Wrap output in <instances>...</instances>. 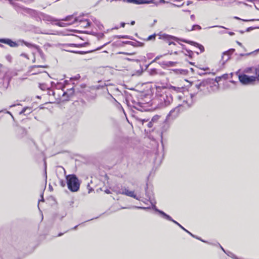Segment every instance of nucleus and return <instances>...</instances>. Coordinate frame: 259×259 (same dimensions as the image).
Listing matches in <instances>:
<instances>
[{
	"label": "nucleus",
	"instance_id": "obj_27",
	"mask_svg": "<svg viewBox=\"0 0 259 259\" xmlns=\"http://www.w3.org/2000/svg\"><path fill=\"white\" fill-rule=\"evenodd\" d=\"M155 34L151 35H150L148 37L147 40H151L155 39Z\"/></svg>",
	"mask_w": 259,
	"mask_h": 259
},
{
	"label": "nucleus",
	"instance_id": "obj_62",
	"mask_svg": "<svg viewBox=\"0 0 259 259\" xmlns=\"http://www.w3.org/2000/svg\"><path fill=\"white\" fill-rule=\"evenodd\" d=\"M2 65L0 64V68L2 67Z\"/></svg>",
	"mask_w": 259,
	"mask_h": 259
},
{
	"label": "nucleus",
	"instance_id": "obj_42",
	"mask_svg": "<svg viewBox=\"0 0 259 259\" xmlns=\"http://www.w3.org/2000/svg\"><path fill=\"white\" fill-rule=\"evenodd\" d=\"M159 58H160V57H159V56L156 57L155 58V59L153 61V62H154V61H155L156 60H157L159 59Z\"/></svg>",
	"mask_w": 259,
	"mask_h": 259
},
{
	"label": "nucleus",
	"instance_id": "obj_49",
	"mask_svg": "<svg viewBox=\"0 0 259 259\" xmlns=\"http://www.w3.org/2000/svg\"><path fill=\"white\" fill-rule=\"evenodd\" d=\"M168 126L167 125V127L165 128L162 130V131H166L168 128Z\"/></svg>",
	"mask_w": 259,
	"mask_h": 259
},
{
	"label": "nucleus",
	"instance_id": "obj_13",
	"mask_svg": "<svg viewBox=\"0 0 259 259\" xmlns=\"http://www.w3.org/2000/svg\"><path fill=\"white\" fill-rule=\"evenodd\" d=\"M0 42L8 45L11 47H17L18 46V44L13 41L10 39H0Z\"/></svg>",
	"mask_w": 259,
	"mask_h": 259
},
{
	"label": "nucleus",
	"instance_id": "obj_58",
	"mask_svg": "<svg viewBox=\"0 0 259 259\" xmlns=\"http://www.w3.org/2000/svg\"><path fill=\"white\" fill-rule=\"evenodd\" d=\"M8 113L9 114H10L12 115L10 112H8ZM11 116H12V115H11Z\"/></svg>",
	"mask_w": 259,
	"mask_h": 259
},
{
	"label": "nucleus",
	"instance_id": "obj_39",
	"mask_svg": "<svg viewBox=\"0 0 259 259\" xmlns=\"http://www.w3.org/2000/svg\"><path fill=\"white\" fill-rule=\"evenodd\" d=\"M236 42H237V44L239 46H240V47H242V44H241V42H239V41H237Z\"/></svg>",
	"mask_w": 259,
	"mask_h": 259
},
{
	"label": "nucleus",
	"instance_id": "obj_54",
	"mask_svg": "<svg viewBox=\"0 0 259 259\" xmlns=\"http://www.w3.org/2000/svg\"><path fill=\"white\" fill-rule=\"evenodd\" d=\"M148 197L149 199L150 200H151V196H148Z\"/></svg>",
	"mask_w": 259,
	"mask_h": 259
},
{
	"label": "nucleus",
	"instance_id": "obj_56",
	"mask_svg": "<svg viewBox=\"0 0 259 259\" xmlns=\"http://www.w3.org/2000/svg\"><path fill=\"white\" fill-rule=\"evenodd\" d=\"M106 192L107 193H110V192H109V190L106 191Z\"/></svg>",
	"mask_w": 259,
	"mask_h": 259
},
{
	"label": "nucleus",
	"instance_id": "obj_14",
	"mask_svg": "<svg viewBox=\"0 0 259 259\" xmlns=\"http://www.w3.org/2000/svg\"><path fill=\"white\" fill-rule=\"evenodd\" d=\"M233 52V50H229L228 51L224 52L222 56V61L223 63L227 61L230 59V56Z\"/></svg>",
	"mask_w": 259,
	"mask_h": 259
},
{
	"label": "nucleus",
	"instance_id": "obj_37",
	"mask_svg": "<svg viewBox=\"0 0 259 259\" xmlns=\"http://www.w3.org/2000/svg\"><path fill=\"white\" fill-rule=\"evenodd\" d=\"M109 43V42H107V43L105 44L103 46H102V47H100V48H98L97 50H100V49H101L102 48H103L104 46H105L106 45H107V44H108Z\"/></svg>",
	"mask_w": 259,
	"mask_h": 259
},
{
	"label": "nucleus",
	"instance_id": "obj_59",
	"mask_svg": "<svg viewBox=\"0 0 259 259\" xmlns=\"http://www.w3.org/2000/svg\"><path fill=\"white\" fill-rule=\"evenodd\" d=\"M62 186H64V185L63 184V182L62 183Z\"/></svg>",
	"mask_w": 259,
	"mask_h": 259
},
{
	"label": "nucleus",
	"instance_id": "obj_17",
	"mask_svg": "<svg viewBox=\"0 0 259 259\" xmlns=\"http://www.w3.org/2000/svg\"><path fill=\"white\" fill-rule=\"evenodd\" d=\"M93 21H94L95 24L98 27V29L100 30H102V29L103 28V25L101 24L99 21L95 19L94 20H93Z\"/></svg>",
	"mask_w": 259,
	"mask_h": 259
},
{
	"label": "nucleus",
	"instance_id": "obj_25",
	"mask_svg": "<svg viewBox=\"0 0 259 259\" xmlns=\"http://www.w3.org/2000/svg\"><path fill=\"white\" fill-rule=\"evenodd\" d=\"M142 72H143V71L142 69H139V70H137L136 71V72L135 73L133 74V75H140L142 74Z\"/></svg>",
	"mask_w": 259,
	"mask_h": 259
},
{
	"label": "nucleus",
	"instance_id": "obj_24",
	"mask_svg": "<svg viewBox=\"0 0 259 259\" xmlns=\"http://www.w3.org/2000/svg\"><path fill=\"white\" fill-rule=\"evenodd\" d=\"M201 27L198 25H194L192 27V30H201Z\"/></svg>",
	"mask_w": 259,
	"mask_h": 259
},
{
	"label": "nucleus",
	"instance_id": "obj_29",
	"mask_svg": "<svg viewBox=\"0 0 259 259\" xmlns=\"http://www.w3.org/2000/svg\"><path fill=\"white\" fill-rule=\"evenodd\" d=\"M123 43H124V44H130V45H133V42H132V41H125V42H123Z\"/></svg>",
	"mask_w": 259,
	"mask_h": 259
},
{
	"label": "nucleus",
	"instance_id": "obj_22",
	"mask_svg": "<svg viewBox=\"0 0 259 259\" xmlns=\"http://www.w3.org/2000/svg\"><path fill=\"white\" fill-rule=\"evenodd\" d=\"M234 19H237V20H241L243 21L247 22V21H259V19H250V20H246V19H241L240 18L238 17H234Z\"/></svg>",
	"mask_w": 259,
	"mask_h": 259
},
{
	"label": "nucleus",
	"instance_id": "obj_51",
	"mask_svg": "<svg viewBox=\"0 0 259 259\" xmlns=\"http://www.w3.org/2000/svg\"><path fill=\"white\" fill-rule=\"evenodd\" d=\"M62 235H63V233H60V234H58V236H62Z\"/></svg>",
	"mask_w": 259,
	"mask_h": 259
},
{
	"label": "nucleus",
	"instance_id": "obj_16",
	"mask_svg": "<svg viewBox=\"0 0 259 259\" xmlns=\"http://www.w3.org/2000/svg\"><path fill=\"white\" fill-rule=\"evenodd\" d=\"M187 42L189 43L190 44L194 46V47L197 48L199 49L200 52L199 53H202L204 51V48L203 46H202L200 44H199L197 42H194V41H186Z\"/></svg>",
	"mask_w": 259,
	"mask_h": 259
},
{
	"label": "nucleus",
	"instance_id": "obj_4",
	"mask_svg": "<svg viewBox=\"0 0 259 259\" xmlns=\"http://www.w3.org/2000/svg\"><path fill=\"white\" fill-rule=\"evenodd\" d=\"M62 21H65L66 23H58L57 24L60 27H65L68 25L74 24L78 23V26L82 28H87L91 26V21L82 17H74L73 16H68L65 18L62 19Z\"/></svg>",
	"mask_w": 259,
	"mask_h": 259
},
{
	"label": "nucleus",
	"instance_id": "obj_47",
	"mask_svg": "<svg viewBox=\"0 0 259 259\" xmlns=\"http://www.w3.org/2000/svg\"><path fill=\"white\" fill-rule=\"evenodd\" d=\"M42 33L48 34H53L52 33H49V32H42Z\"/></svg>",
	"mask_w": 259,
	"mask_h": 259
},
{
	"label": "nucleus",
	"instance_id": "obj_60",
	"mask_svg": "<svg viewBox=\"0 0 259 259\" xmlns=\"http://www.w3.org/2000/svg\"><path fill=\"white\" fill-rule=\"evenodd\" d=\"M14 106H15L14 105H11L10 107H13Z\"/></svg>",
	"mask_w": 259,
	"mask_h": 259
},
{
	"label": "nucleus",
	"instance_id": "obj_10",
	"mask_svg": "<svg viewBox=\"0 0 259 259\" xmlns=\"http://www.w3.org/2000/svg\"><path fill=\"white\" fill-rule=\"evenodd\" d=\"M117 194H123L127 196H130L131 197H133L138 200H141V197L139 196H137V195L135 194L134 192L133 191H130L127 189L123 187L120 189L119 190H118L116 192Z\"/></svg>",
	"mask_w": 259,
	"mask_h": 259
},
{
	"label": "nucleus",
	"instance_id": "obj_31",
	"mask_svg": "<svg viewBox=\"0 0 259 259\" xmlns=\"http://www.w3.org/2000/svg\"><path fill=\"white\" fill-rule=\"evenodd\" d=\"M150 73H151V74H152V75L156 74V69L151 70Z\"/></svg>",
	"mask_w": 259,
	"mask_h": 259
},
{
	"label": "nucleus",
	"instance_id": "obj_61",
	"mask_svg": "<svg viewBox=\"0 0 259 259\" xmlns=\"http://www.w3.org/2000/svg\"><path fill=\"white\" fill-rule=\"evenodd\" d=\"M248 2H251V0H247Z\"/></svg>",
	"mask_w": 259,
	"mask_h": 259
},
{
	"label": "nucleus",
	"instance_id": "obj_19",
	"mask_svg": "<svg viewBox=\"0 0 259 259\" xmlns=\"http://www.w3.org/2000/svg\"><path fill=\"white\" fill-rule=\"evenodd\" d=\"M31 111V109L28 107L24 108L20 112V114H25L26 112V114H28L30 113Z\"/></svg>",
	"mask_w": 259,
	"mask_h": 259
},
{
	"label": "nucleus",
	"instance_id": "obj_35",
	"mask_svg": "<svg viewBox=\"0 0 259 259\" xmlns=\"http://www.w3.org/2000/svg\"><path fill=\"white\" fill-rule=\"evenodd\" d=\"M99 37L100 38H102L104 37V33H101L99 35Z\"/></svg>",
	"mask_w": 259,
	"mask_h": 259
},
{
	"label": "nucleus",
	"instance_id": "obj_57",
	"mask_svg": "<svg viewBox=\"0 0 259 259\" xmlns=\"http://www.w3.org/2000/svg\"><path fill=\"white\" fill-rule=\"evenodd\" d=\"M36 73H37V72H33L32 74H36Z\"/></svg>",
	"mask_w": 259,
	"mask_h": 259
},
{
	"label": "nucleus",
	"instance_id": "obj_12",
	"mask_svg": "<svg viewBox=\"0 0 259 259\" xmlns=\"http://www.w3.org/2000/svg\"><path fill=\"white\" fill-rule=\"evenodd\" d=\"M241 73H245L248 75H256L257 74V68L254 67H247L245 68Z\"/></svg>",
	"mask_w": 259,
	"mask_h": 259
},
{
	"label": "nucleus",
	"instance_id": "obj_6",
	"mask_svg": "<svg viewBox=\"0 0 259 259\" xmlns=\"http://www.w3.org/2000/svg\"><path fill=\"white\" fill-rule=\"evenodd\" d=\"M209 87H211V85L206 80L198 81L194 85V88L197 90L196 94L200 93L201 95H204L210 93Z\"/></svg>",
	"mask_w": 259,
	"mask_h": 259
},
{
	"label": "nucleus",
	"instance_id": "obj_21",
	"mask_svg": "<svg viewBox=\"0 0 259 259\" xmlns=\"http://www.w3.org/2000/svg\"><path fill=\"white\" fill-rule=\"evenodd\" d=\"M114 37L118 38L131 39V37L128 35H115L114 36Z\"/></svg>",
	"mask_w": 259,
	"mask_h": 259
},
{
	"label": "nucleus",
	"instance_id": "obj_20",
	"mask_svg": "<svg viewBox=\"0 0 259 259\" xmlns=\"http://www.w3.org/2000/svg\"><path fill=\"white\" fill-rule=\"evenodd\" d=\"M165 38H167L168 39V43L169 45H176V44L175 42H174V41H172L170 40L171 39H174L173 37H171L170 36H168V35H166L165 36Z\"/></svg>",
	"mask_w": 259,
	"mask_h": 259
},
{
	"label": "nucleus",
	"instance_id": "obj_53",
	"mask_svg": "<svg viewBox=\"0 0 259 259\" xmlns=\"http://www.w3.org/2000/svg\"><path fill=\"white\" fill-rule=\"evenodd\" d=\"M220 78V77H219V79H218V78H216V79H215L216 81L218 82Z\"/></svg>",
	"mask_w": 259,
	"mask_h": 259
},
{
	"label": "nucleus",
	"instance_id": "obj_11",
	"mask_svg": "<svg viewBox=\"0 0 259 259\" xmlns=\"http://www.w3.org/2000/svg\"><path fill=\"white\" fill-rule=\"evenodd\" d=\"M161 116L158 115H154L151 119V121H149L147 124V126L149 128L154 127L155 128L158 124L161 121Z\"/></svg>",
	"mask_w": 259,
	"mask_h": 259
},
{
	"label": "nucleus",
	"instance_id": "obj_52",
	"mask_svg": "<svg viewBox=\"0 0 259 259\" xmlns=\"http://www.w3.org/2000/svg\"><path fill=\"white\" fill-rule=\"evenodd\" d=\"M77 226H75L73 229H76V228H77Z\"/></svg>",
	"mask_w": 259,
	"mask_h": 259
},
{
	"label": "nucleus",
	"instance_id": "obj_34",
	"mask_svg": "<svg viewBox=\"0 0 259 259\" xmlns=\"http://www.w3.org/2000/svg\"><path fill=\"white\" fill-rule=\"evenodd\" d=\"M24 44L26 46H27L28 47H31L33 46V45L32 44L26 42H24Z\"/></svg>",
	"mask_w": 259,
	"mask_h": 259
},
{
	"label": "nucleus",
	"instance_id": "obj_40",
	"mask_svg": "<svg viewBox=\"0 0 259 259\" xmlns=\"http://www.w3.org/2000/svg\"><path fill=\"white\" fill-rule=\"evenodd\" d=\"M21 56H24V57H26V58H28L27 55L26 54H22Z\"/></svg>",
	"mask_w": 259,
	"mask_h": 259
},
{
	"label": "nucleus",
	"instance_id": "obj_2",
	"mask_svg": "<svg viewBox=\"0 0 259 259\" xmlns=\"http://www.w3.org/2000/svg\"><path fill=\"white\" fill-rule=\"evenodd\" d=\"M186 98H182V100L178 101V106L177 107L171 110L169 114L167 115L164 121L165 123H166L170 120H173L177 117L180 113L181 107L187 108L190 107L193 103V97L195 95V93L193 94H189L187 93Z\"/></svg>",
	"mask_w": 259,
	"mask_h": 259
},
{
	"label": "nucleus",
	"instance_id": "obj_43",
	"mask_svg": "<svg viewBox=\"0 0 259 259\" xmlns=\"http://www.w3.org/2000/svg\"><path fill=\"white\" fill-rule=\"evenodd\" d=\"M191 18L192 19V20H194L195 19V16L194 15H192L191 16Z\"/></svg>",
	"mask_w": 259,
	"mask_h": 259
},
{
	"label": "nucleus",
	"instance_id": "obj_33",
	"mask_svg": "<svg viewBox=\"0 0 259 259\" xmlns=\"http://www.w3.org/2000/svg\"><path fill=\"white\" fill-rule=\"evenodd\" d=\"M70 52H73V53H75L81 54L85 53L84 52H76L74 51H70Z\"/></svg>",
	"mask_w": 259,
	"mask_h": 259
},
{
	"label": "nucleus",
	"instance_id": "obj_23",
	"mask_svg": "<svg viewBox=\"0 0 259 259\" xmlns=\"http://www.w3.org/2000/svg\"><path fill=\"white\" fill-rule=\"evenodd\" d=\"M259 51V49L255 50V51H253V52H250V53H246V54H240V56H248L252 54H253L255 52H257Z\"/></svg>",
	"mask_w": 259,
	"mask_h": 259
},
{
	"label": "nucleus",
	"instance_id": "obj_7",
	"mask_svg": "<svg viewBox=\"0 0 259 259\" xmlns=\"http://www.w3.org/2000/svg\"><path fill=\"white\" fill-rule=\"evenodd\" d=\"M153 205V209H154L156 212H158L160 214H161V215L162 216V218H163L164 219L167 220H168V221H171L172 222H174L175 224H176V225H177L178 226H179L181 229H182L183 230H184L185 232H186L187 233H188L189 234H190L191 236H192L193 237H194L198 240H201V241L202 242H206V241H204L203 240L200 239V238H199L198 237H196L195 236V235H194L193 234H192L191 232H190L189 231H188L187 230H186L185 228H184L181 224H180L179 223H178L177 222H176V221L174 220L169 215H167V214H166L164 212L161 211V210H160L159 209H158L155 205L154 204H153L152 202L151 201L150 202Z\"/></svg>",
	"mask_w": 259,
	"mask_h": 259
},
{
	"label": "nucleus",
	"instance_id": "obj_5",
	"mask_svg": "<svg viewBox=\"0 0 259 259\" xmlns=\"http://www.w3.org/2000/svg\"><path fill=\"white\" fill-rule=\"evenodd\" d=\"M68 189L73 192H77L80 187V183L75 175H69L66 176Z\"/></svg>",
	"mask_w": 259,
	"mask_h": 259
},
{
	"label": "nucleus",
	"instance_id": "obj_55",
	"mask_svg": "<svg viewBox=\"0 0 259 259\" xmlns=\"http://www.w3.org/2000/svg\"><path fill=\"white\" fill-rule=\"evenodd\" d=\"M114 29H118V27H115V28H114ZM112 29H113V28H112Z\"/></svg>",
	"mask_w": 259,
	"mask_h": 259
},
{
	"label": "nucleus",
	"instance_id": "obj_18",
	"mask_svg": "<svg viewBox=\"0 0 259 259\" xmlns=\"http://www.w3.org/2000/svg\"><path fill=\"white\" fill-rule=\"evenodd\" d=\"M176 64V62L173 61H166L164 63V64L167 67L174 66Z\"/></svg>",
	"mask_w": 259,
	"mask_h": 259
},
{
	"label": "nucleus",
	"instance_id": "obj_50",
	"mask_svg": "<svg viewBox=\"0 0 259 259\" xmlns=\"http://www.w3.org/2000/svg\"><path fill=\"white\" fill-rule=\"evenodd\" d=\"M71 45H72V46H77V47L79 46L78 45H74V44H71Z\"/></svg>",
	"mask_w": 259,
	"mask_h": 259
},
{
	"label": "nucleus",
	"instance_id": "obj_36",
	"mask_svg": "<svg viewBox=\"0 0 259 259\" xmlns=\"http://www.w3.org/2000/svg\"><path fill=\"white\" fill-rule=\"evenodd\" d=\"M218 33H220V34H222L225 33L226 32L225 31H224V30H221V31H218Z\"/></svg>",
	"mask_w": 259,
	"mask_h": 259
},
{
	"label": "nucleus",
	"instance_id": "obj_28",
	"mask_svg": "<svg viewBox=\"0 0 259 259\" xmlns=\"http://www.w3.org/2000/svg\"><path fill=\"white\" fill-rule=\"evenodd\" d=\"M136 208H139V209H148V207H140V206H136Z\"/></svg>",
	"mask_w": 259,
	"mask_h": 259
},
{
	"label": "nucleus",
	"instance_id": "obj_45",
	"mask_svg": "<svg viewBox=\"0 0 259 259\" xmlns=\"http://www.w3.org/2000/svg\"><path fill=\"white\" fill-rule=\"evenodd\" d=\"M257 76L258 77V79L259 78V69H257Z\"/></svg>",
	"mask_w": 259,
	"mask_h": 259
},
{
	"label": "nucleus",
	"instance_id": "obj_46",
	"mask_svg": "<svg viewBox=\"0 0 259 259\" xmlns=\"http://www.w3.org/2000/svg\"><path fill=\"white\" fill-rule=\"evenodd\" d=\"M135 23V22L134 21H132L131 23V25H134Z\"/></svg>",
	"mask_w": 259,
	"mask_h": 259
},
{
	"label": "nucleus",
	"instance_id": "obj_3",
	"mask_svg": "<svg viewBox=\"0 0 259 259\" xmlns=\"http://www.w3.org/2000/svg\"><path fill=\"white\" fill-rule=\"evenodd\" d=\"M65 88L63 83L58 82L56 85V88L52 91H49V94L54 96L58 102L67 101L73 94L74 89L71 88L65 90Z\"/></svg>",
	"mask_w": 259,
	"mask_h": 259
},
{
	"label": "nucleus",
	"instance_id": "obj_8",
	"mask_svg": "<svg viewBox=\"0 0 259 259\" xmlns=\"http://www.w3.org/2000/svg\"><path fill=\"white\" fill-rule=\"evenodd\" d=\"M238 78L240 82L244 85L253 84L258 80V77L256 75H248L245 73H239Z\"/></svg>",
	"mask_w": 259,
	"mask_h": 259
},
{
	"label": "nucleus",
	"instance_id": "obj_41",
	"mask_svg": "<svg viewBox=\"0 0 259 259\" xmlns=\"http://www.w3.org/2000/svg\"><path fill=\"white\" fill-rule=\"evenodd\" d=\"M229 34L230 35H234V33L233 32H229Z\"/></svg>",
	"mask_w": 259,
	"mask_h": 259
},
{
	"label": "nucleus",
	"instance_id": "obj_48",
	"mask_svg": "<svg viewBox=\"0 0 259 259\" xmlns=\"http://www.w3.org/2000/svg\"><path fill=\"white\" fill-rule=\"evenodd\" d=\"M253 28L252 27H249L247 29V31H249V30H252Z\"/></svg>",
	"mask_w": 259,
	"mask_h": 259
},
{
	"label": "nucleus",
	"instance_id": "obj_9",
	"mask_svg": "<svg viewBox=\"0 0 259 259\" xmlns=\"http://www.w3.org/2000/svg\"><path fill=\"white\" fill-rule=\"evenodd\" d=\"M36 13L38 18L40 20H43L47 24H55L59 26L57 23H65V21L60 22L59 20L50 15L42 13L34 12Z\"/></svg>",
	"mask_w": 259,
	"mask_h": 259
},
{
	"label": "nucleus",
	"instance_id": "obj_38",
	"mask_svg": "<svg viewBox=\"0 0 259 259\" xmlns=\"http://www.w3.org/2000/svg\"><path fill=\"white\" fill-rule=\"evenodd\" d=\"M125 25V23H124V22H121L120 23V26L122 27H124Z\"/></svg>",
	"mask_w": 259,
	"mask_h": 259
},
{
	"label": "nucleus",
	"instance_id": "obj_1",
	"mask_svg": "<svg viewBox=\"0 0 259 259\" xmlns=\"http://www.w3.org/2000/svg\"><path fill=\"white\" fill-rule=\"evenodd\" d=\"M156 100L159 107H164L170 104L173 100V95H177V100H182L186 98L187 95L183 92V88L176 87L170 85L167 88L158 86L156 88Z\"/></svg>",
	"mask_w": 259,
	"mask_h": 259
},
{
	"label": "nucleus",
	"instance_id": "obj_30",
	"mask_svg": "<svg viewBox=\"0 0 259 259\" xmlns=\"http://www.w3.org/2000/svg\"><path fill=\"white\" fill-rule=\"evenodd\" d=\"M33 68H39V67H40V68H45L46 66H33Z\"/></svg>",
	"mask_w": 259,
	"mask_h": 259
},
{
	"label": "nucleus",
	"instance_id": "obj_44",
	"mask_svg": "<svg viewBox=\"0 0 259 259\" xmlns=\"http://www.w3.org/2000/svg\"><path fill=\"white\" fill-rule=\"evenodd\" d=\"M11 5H13V2L12 0H8Z\"/></svg>",
	"mask_w": 259,
	"mask_h": 259
},
{
	"label": "nucleus",
	"instance_id": "obj_63",
	"mask_svg": "<svg viewBox=\"0 0 259 259\" xmlns=\"http://www.w3.org/2000/svg\"><path fill=\"white\" fill-rule=\"evenodd\" d=\"M256 28H258V29H259V27H256Z\"/></svg>",
	"mask_w": 259,
	"mask_h": 259
},
{
	"label": "nucleus",
	"instance_id": "obj_32",
	"mask_svg": "<svg viewBox=\"0 0 259 259\" xmlns=\"http://www.w3.org/2000/svg\"><path fill=\"white\" fill-rule=\"evenodd\" d=\"M142 123L143 124L145 122H146L148 121V119H141L140 120Z\"/></svg>",
	"mask_w": 259,
	"mask_h": 259
},
{
	"label": "nucleus",
	"instance_id": "obj_15",
	"mask_svg": "<svg viewBox=\"0 0 259 259\" xmlns=\"http://www.w3.org/2000/svg\"><path fill=\"white\" fill-rule=\"evenodd\" d=\"M11 80V77L9 73H6L4 76L3 81H4V87L5 88H7L9 84L10 81Z\"/></svg>",
	"mask_w": 259,
	"mask_h": 259
},
{
	"label": "nucleus",
	"instance_id": "obj_26",
	"mask_svg": "<svg viewBox=\"0 0 259 259\" xmlns=\"http://www.w3.org/2000/svg\"><path fill=\"white\" fill-rule=\"evenodd\" d=\"M213 27H219V28H224V29H227L226 28H225L224 26H219V25L209 26V27H207V28H213Z\"/></svg>",
	"mask_w": 259,
	"mask_h": 259
}]
</instances>
